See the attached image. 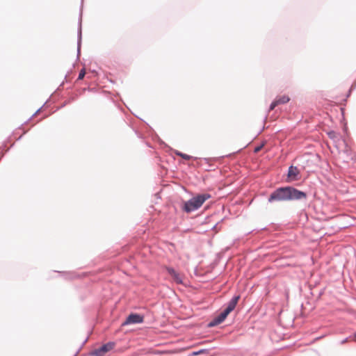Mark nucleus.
<instances>
[{
    "instance_id": "1",
    "label": "nucleus",
    "mask_w": 356,
    "mask_h": 356,
    "mask_svg": "<svg viewBox=\"0 0 356 356\" xmlns=\"http://www.w3.org/2000/svg\"><path fill=\"white\" fill-rule=\"evenodd\" d=\"M306 197V194L292 187L279 188L268 198V201H288L301 200Z\"/></svg>"
},
{
    "instance_id": "2",
    "label": "nucleus",
    "mask_w": 356,
    "mask_h": 356,
    "mask_svg": "<svg viewBox=\"0 0 356 356\" xmlns=\"http://www.w3.org/2000/svg\"><path fill=\"white\" fill-rule=\"evenodd\" d=\"M211 198V195L208 193L199 194L187 202L184 203L182 209L186 213L194 211L202 207V205Z\"/></svg>"
},
{
    "instance_id": "3",
    "label": "nucleus",
    "mask_w": 356,
    "mask_h": 356,
    "mask_svg": "<svg viewBox=\"0 0 356 356\" xmlns=\"http://www.w3.org/2000/svg\"><path fill=\"white\" fill-rule=\"evenodd\" d=\"M239 298V296H234L229 302L226 309L222 312H221L218 316H216L211 322H210L209 326H216L222 323L225 320L227 316L229 315V314L234 309Z\"/></svg>"
},
{
    "instance_id": "4",
    "label": "nucleus",
    "mask_w": 356,
    "mask_h": 356,
    "mask_svg": "<svg viewBox=\"0 0 356 356\" xmlns=\"http://www.w3.org/2000/svg\"><path fill=\"white\" fill-rule=\"evenodd\" d=\"M115 346V343L111 341L106 344H104L99 348L94 350L91 353L92 356H104L107 353L112 350Z\"/></svg>"
},
{
    "instance_id": "5",
    "label": "nucleus",
    "mask_w": 356,
    "mask_h": 356,
    "mask_svg": "<svg viewBox=\"0 0 356 356\" xmlns=\"http://www.w3.org/2000/svg\"><path fill=\"white\" fill-rule=\"evenodd\" d=\"M143 321V317L142 316L137 314H131L127 317L125 324L140 323Z\"/></svg>"
},
{
    "instance_id": "6",
    "label": "nucleus",
    "mask_w": 356,
    "mask_h": 356,
    "mask_svg": "<svg viewBox=\"0 0 356 356\" xmlns=\"http://www.w3.org/2000/svg\"><path fill=\"white\" fill-rule=\"evenodd\" d=\"M165 269H166L167 272L172 277L175 282H176L177 284L182 283L181 277L173 268H170V267H166Z\"/></svg>"
},
{
    "instance_id": "7",
    "label": "nucleus",
    "mask_w": 356,
    "mask_h": 356,
    "mask_svg": "<svg viewBox=\"0 0 356 356\" xmlns=\"http://www.w3.org/2000/svg\"><path fill=\"white\" fill-rule=\"evenodd\" d=\"M298 174H299V170L297 168V167L291 166L289 168V172H288L289 178H290L293 180H296V179H297V176Z\"/></svg>"
},
{
    "instance_id": "8",
    "label": "nucleus",
    "mask_w": 356,
    "mask_h": 356,
    "mask_svg": "<svg viewBox=\"0 0 356 356\" xmlns=\"http://www.w3.org/2000/svg\"><path fill=\"white\" fill-rule=\"evenodd\" d=\"M289 100L290 98L286 95H283L276 99V101L277 102L278 104H286L288 102H289Z\"/></svg>"
},
{
    "instance_id": "9",
    "label": "nucleus",
    "mask_w": 356,
    "mask_h": 356,
    "mask_svg": "<svg viewBox=\"0 0 356 356\" xmlns=\"http://www.w3.org/2000/svg\"><path fill=\"white\" fill-rule=\"evenodd\" d=\"M176 154L185 160H190L191 159V156L190 155L184 154L182 152H176Z\"/></svg>"
},
{
    "instance_id": "10",
    "label": "nucleus",
    "mask_w": 356,
    "mask_h": 356,
    "mask_svg": "<svg viewBox=\"0 0 356 356\" xmlns=\"http://www.w3.org/2000/svg\"><path fill=\"white\" fill-rule=\"evenodd\" d=\"M85 74H86V71L84 69H82L80 72H79V77H78V80H81L83 79V77L85 76Z\"/></svg>"
},
{
    "instance_id": "11",
    "label": "nucleus",
    "mask_w": 356,
    "mask_h": 356,
    "mask_svg": "<svg viewBox=\"0 0 356 356\" xmlns=\"http://www.w3.org/2000/svg\"><path fill=\"white\" fill-rule=\"evenodd\" d=\"M278 104L277 102L276 101V99L273 102L270 106V110L272 111L273 110Z\"/></svg>"
},
{
    "instance_id": "12",
    "label": "nucleus",
    "mask_w": 356,
    "mask_h": 356,
    "mask_svg": "<svg viewBox=\"0 0 356 356\" xmlns=\"http://www.w3.org/2000/svg\"><path fill=\"white\" fill-rule=\"evenodd\" d=\"M207 353V350H204V349H202V350H200L199 351L193 352V355H199L200 354H203V353Z\"/></svg>"
},
{
    "instance_id": "13",
    "label": "nucleus",
    "mask_w": 356,
    "mask_h": 356,
    "mask_svg": "<svg viewBox=\"0 0 356 356\" xmlns=\"http://www.w3.org/2000/svg\"><path fill=\"white\" fill-rule=\"evenodd\" d=\"M264 147V144H261V145H259L257 147H256L254 149V152L255 153H258Z\"/></svg>"
}]
</instances>
